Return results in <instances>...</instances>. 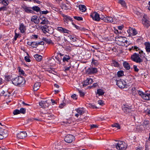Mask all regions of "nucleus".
<instances>
[{"label":"nucleus","instance_id":"nucleus-35","mask_svg":"<svg viewBox=\"0 0 150 150\" xmlns=\"http://www.w3.org/2000/svg\"><path fill=\"white\" fill-rule=\"evenodd\" d=\"M0 3H2L5 6H7L9 4L8 1H6L5 0L3 1H2V0H0Z\"/></svg>","mask_w":150,"mask_h":150},{"label":"nucleus","instance_id":"nucleus-47","mask_svg":"<svg viewBox=\"0 0 150 150\" xmlns=\"http://www.w3.org/2000/svg\"><path fill=\"white\" fill-rule=\"evenodd\" d=\"M20 113V111L18 109L15 110L13 112V114L14 115H17Z\"/></svg>","mask_w":150,"mask_h":150},{"label":"nucleus","instance_id":"nucleus-51","mask_svg":"<svg viewBox=\"0 0 150 150\" xmlns=\"http://www.w3.org/2000/svg\"><path fill=\"white\" fill-rule=\"evenodd\" d=\"M92 63L96 65H98V62L97 60H96L94 59H92Z\"/></svg>","mask_w":150,"mask_h":150},{"label":"nucleus","instance_id":"nucleus-49","mask_svg":"<svg viewBox=\"0 0 150 150\" xmlns=\"http://www.w3.org/2000/svg\"><path fill=\"white\" fill-rule=\"evenodd\" d=\"M65 20L67 22H68L69 21H71L72 20V18L69 16H66Z\"/></svg>","mask_w":150,"mask_h":150},{"label":"nucleus","instance_id":"nucleus-10","mask_svg":"<svg viewBox=\"0 0 150 150\" xmlns=\"http://www.w3.org/2000/svg\"><path fill=\"white\" fill-rule=\"evenodd\" d=\"M90 16L93 20L98 21L100 20L99 14L96 12H94L91 13Z\"/></svg>","mask_w":150,"mask_h":150},{"label":"nucleus","instance_id":"nucleus-44","mask_svg":"<svg viewBox=\"0 0 150 150\" xmlns=\"http://www.w3.org/2000/svg\"><path fill=\"white\" fill-rule=\"evenodd\" d=\"M38 46L37 43L36 42H32V47H36Z\"/></svg>","mask_w":150,"mask_h":150},{"label":"nucleus","instance_id":"nucleus-50","mask_svg":"<svg viewBox=\"0 0 150 150\" xmlns=\"http://www.w3.org/2000/svg\"><path fill=\"white\" fill-rule=\"evenodd\" d=\"M106 15H104V16L102 15L101 16H100V19L103 20L105 22L106 19Z\"/></svg>","mask_w":150,"mask_h":150},{"label":"nucleus","instance_id":"nucleus-8","mask_svg":"<svg viewBox=\"0 0 150 150\" xmlns=\"http://www.w3.org/2000/svg\"><path fill=\"white\" fill-rule=\"evenodd\" d=\"M7 131L2 128H0V139L6 137L8 135Z\"/></svg>","mask_w":150,"mask_h":150},{"label":"nucleus","instance_id":"nucleus-23","mask_svg":"<svg viewBox=\"0 0 150 150\" xmlns=\"http://www.w3.org/2000/svg\"><path fill=\"white\" fill-rule=\"evenodd\" d=\"M40 85V82L35 83L34 86V90L35 91H36L38 90L39 89Z\"/></svg>","mask_w":150,"mask_h":150},{"label":"nucleus","instance_id":"nucleus-3","mask_svg":"<svg viewBox=\"0 0 150 150\" xmlns=\"http://www.w3.org/2000/svg\"><path fill=\"white\" fill-rule=\"evenodd\" d=\"M12 83L15 85H18L22 83H24L25 80L22 76H17L12 79Z\"/></svg>","mask_w":150,"mask_h":150},{"label":"nucleus","instance_id":"nucleus-29","mask_svg":"<svg viewBox=\"0 0 150 150\" xmlns=\"http://www.w3.org/2000/svg\"><path fill=\"white\" fill-rule=\"evenodd\" d=\"M123 65L124 67L127 69L129 70L130 68L129 64L127 62H125L123 63Z\"/></svg>","mask_w":150,"mask_h":150},{"label":"nucleus","instance_id":"nucleus-60","mask_svg":"<svg viewBox=\"0 0 150 150\" xmlns=\"http://www.w3.org/2000/svg\"><path fill=\"white\" fill-rule=\"evenodd\" d=\"M65 105V103H61L59 105V107L61 108H63V106H64Z\"/></svg>","mask_w":150,"mask_h":150},{"label":"nucleus","instance_id":"nucleus-64","mask_svg":"<svg viewBox=\"0 0 150 150\" xmlns=\"http://www.w3.org/2000/svg\"><path fill=\"white\" fill-rule=\"evenodd\" d=\"M50 73H51L54 74H56L55 73H57L55 71H54L53 70L50 71Z\"/></svg>","mask_w":150,"mask_h":150},{"label":"nucleus","instance_id":"nucleus-26","mask_svg":"<svg viewBox=\"0 0 150 150\" xmlns=\"http://www.w3.org/2000/svg\"><path fill=\"white\" fill-rule=\"evenodd\" d=\"M79 8L82 12H85L86 10V7L84 5H80L79 6Z\"/></svg>","mask_w":150,"mask_h":150},{"label":"nucleus","instance_id":"nucleus-56","mask_svg":"<svg viewBox=\"0 0 150 150\" xmlns=\"http://www.w3.org/2000/svg\"><path fill=\"white\" fill-rule=\"evenodd\" d=\"M98 103L100 105H104V103L103 102V101L101 100H99L98 102Z\"/></svg>","mask_w":150,"mask_h":150},{"label":"nucleus","instance_id":"nucleus-30","mask_svg":"<svg viewBox=\"0 0 150 150\" xmlns=\"http://www.w3.org/2000/svg\"><path fill=\"white\" fill-rule=\"evenodd\" d=\"M34 57L36 60L38 61H40L42 59V56L40 55L35 54Z\"/></svg>","mask_w":150,"mask_h":150},{"label":"nucleus","instance_id":"nucleus-46","mask_svg":"<svg viewBox=\"0 0 150 150\" xmlns=\"http://www.w3.org/2000/svg\"><path fill=\"white\" fill-rule=\"evenodd\" d=\"M74 17L75 19L77 20L78 21H81L83 20L82 18L81 17L75 16Z\"/></svg>","mask_w":150,"mask_h":150},{"label":"nucleus","instance_id":"nucleus-53","mask_svg":"<svg viewBox=\"0 0 150 150\" xmlns=\"http://www.w3.org/2000/svg\"><path fill=\"white\" fill-rule=\"evenodd\" d=\"M49 12L48 11L46 10L41 11L40 13H41L42 14H46Z\"/></svg>","mask_w":150,"mask_h":150},{"label":"nucleus","instance_id":"nucleus-22","mask_svg":"<svg viewBox=\"0 0 150 150\" xmlns=\"http://www.w3.org/2000/svg\"><path fill=\"white\" fill-rule=\"evenodd\" d=\"M69 4L68 3L63 4L61 5L62 8L64 10H67L69 8Z\"/></svg>","mask_w":150,"mask_h":150},{"label":"nucleus","instance_id":"nucleus-25","mask_svg":"<svg viewBox=\"0 0 150 150\" xmlns=\"http://www.w3.org/2000/svg\"><path fill=\"white\" fill-rule=\"evenodd\" d=\"M104 92L103 90L100 89H99L97 90L96 94L98 95V96H102L104 95Z\"/></svg>","mask_w":150,"mask_h":150},{"label":"nucleus","instance_id":"nucleus-7","mask_svg":"<svg viewBox=\"0 0 150 150\" xmlns=\"http://www.w3.org/2000/svg\"><path fill=\"white\" fill-rule=\"evenodd\" d=\"M74 139V137L71 134L67 135L64 138L65 141L68 143H71Z\"/></svg>","mask_w":150,"mask_h":150},{"label":"nucleus","instance_id":"nucleus-21","mask_svg":"<svg viewBox=\"0 0 150 150\" xmlns=\"http://www.w3.org/2000/svg\"><path fill=\"white\" fill-rule=\"evenodd\" d=\"M40 28L42 31L45 33L47 32H48L49 30L48 29V27L46 25H45L40 27Z\"/></svg>","mask_w":150,"mask_h":150},{"label":"nucleus","instance_id":"nucleus-58","mask_svg":"<svg viewBox=\"0 0 150 150\" xmlns=\"http://www.w3.org/2000/svg\"><path fill=\"white\" fill-rule=\"evenodd\" d=\"M5 91H0V95L1 96H3L4 95V94H5Z\"/></svg>","mask_w":150,"mask_h":150},{"label":"nucleus","instance_id":"nucleus-9","mask_svg":"<svg viewBox=\"0 0 150 150\" xmlns=\"http://www.w3.org/2000/svg\"><path fill=\"white\" fill-rule=\"evenodd\" d=\"M106 54L103 52H98L97 54L95 56L98 58L100 60H104L106 58Z\"/></svg>","mask_w":150,"mask_h":150},{"label":"nucleus","instance_id":"nucleus-32","mask_svg":"<svg viewBox=\"0 0 150 150\" xmlns=\"http://www.w3.org/2000/svg\"><path fill=\"white\" fill-rule=\"evenodd\" d=\"M70 59V57L69 56L65 55L64 57L62 59V60L63 62L65 61L68 62V61Z\"/></svg>","mask_w":150,"mask_h":150},{"label":"nucleus","instance_id":"nucleus-42","mask_svg":"<svg viewBox=\"0 0 150 150\" xmlns=\"http://www.w3.org/2000/svg\"><path fill=\"white\" fill-rule=\"evenodd\" d=\"M77 91L79 93L80 95L81 96H83L84 95V93L81 90H79V89H77Z\"/></svg>","mask_w":150,"mask_h":150},{"label":"nucleus","instance_id":"nucleus-34","mask_svg":"<svg viewBox=\"0 0 150 150\" xmlns=\"http://www.w3.org/2000/svg\"><path fill=\"white\" fill-rule=\"evenodd\" d=\"M123 109L124 110H125L126 111V112H129L131 110L132 108L131 107L126 106L125 107H124L123 108Z\"/></svg>","mask_w":150,"mask_h":150},{"label":"nucleus","instance_id":"nucleus-18","mask_svg":"<svg viewBox=\"0 0 150 150\" xmlns=\"http://www.w3.org/2000/svg\"><path fill=\"white\" fill-rule=\"evenodd\" d=\"M31 21L35 24H38L40 22L39 19L38 18V17L36 16H33L31 18Z\"/></svg>","mask_w":150,"mask_h":150},{"label":"nucleus","instance_id":"nucleus-4","mask_svg":"<svg viewBox=\"0 0 150 150\" xmlns=\"http://www.w3.org/2000/svg\"><path fill=\"white\" fill-rule=\"evenodd\" d=\"M132 60L137 63H140L143 62L142 59L140 58V56L138 54L134 53L131 56Z\"/></svg>","mask_w":150,"mask_h":150},{"label":"nucleus","instance_id":"nucleus-36","mask_svg":"<svg viewBox=\"0 0 150 150\" xmlns=\"http://www.w3.org/2000/svg\"><path fill=\"white\" fill-rule=\"evenodd\" d=\"M55 58L58 61V63L59 64L61 63V61L62 59V57H60L59 55H57L55 57Z\"/></svg>","mask_w":150,"mask_h":150},{"label":"nucleus","instance_id":"nucleus-24","mask_svg":"<svg viewBox=\"0 0 150 150\" xmlns=\"http://www.w3.org/2000/svg\"><path fill=\"white\" fill-rule=\"evenodd\" d=\"M23 8L24 11L27 13H31L33 12V11L30 8L26 6H24L23 7Z\"/></svg>","mask_w":150,"mask_h":150},{"label":"nucleus","instance_id":"nucleus-40","mask_svg":"<svg viewBox=\"0 0 150 150\" xmlns=\"http://www.w3.org/2000/svg\"><path fill=\"white\" fill-rule=\"evenodd\" d=\"M123 72L122 71H118L117 72V74L118 77H120L123 75Z\"/></svg>","mask_w":150,"mask_h":150},{"label":"nucleus","instance_id":"nucleus-14","mask_svg":"<svg viewBox=\"0 0 150 150\" xmlns=\"http://www.w3.org/2000/svg\"><path fill=\"white\" fill-rule=\"evenodd\" d=\"M27 135V133L24 131L20 132L17 135V137L20 139H23Z\"/></svg>","mask_w":150,"mask_h":150},{"label":"nucleus","instance_id":"nucleus-5","mask_svg":"<svg viewBox=\"0 0 150 150\" xmlns=\"http://www.w3.org/2000/svg\"><path fill=\"white\" fill-rule=\"evenodd\" d=\"M138 93L139 95L143 99L145 100H149L150 98V91H146L144 93L142 91H138Z\"/></svg>","mask_w":150,"mask_h":150},{"label":"nucleus","instance_id":"nucleus-20","mask_svg":"<svg viewBox=\"0 0 150 150\" xmlns=\"http://www.w3.org/2000/svg\"><path fill=\"white\" fill-rule=\"evenodd\" d=\"M40 18L42 21V22L40 23L41 24H47L48 23L49 21L47 18L43 17H41Z\"/></svg>","mask_w":150,"mask_h":150},{"label":"nucleus","instance_id":"nucleus-55","mask_svg":"<svg viewBox=\"0 0 150 150\" xmlns=\"http://www.w3.org/2000/svg\"><path fill=\"white\" fill-rule=\"evenodd\" d=\"M133 68L134 69V71L136 72H138L139 70V69L137 68V67L136 65H134L133 66Z\"/></svg>","mask_w":150,"mask_h":150},{"label":"nucleus","instance_id":"nucleus-31","mask_svg":"<svg viewBox=\"0 0 150 150\" xmlns=\"http://www.w3.org/2000/svg\"><path fill=\"white\" fill-rule=\"evenodd\" d=\"M42 40L46 42L47 43L49 44H50L52 43V41L50 39L47 38H43Z\"/></svg>","mask_w":150,"mask_h":150},{"label":"nucleus","instance_id":"nucleus-16","mask_svg":"<svg viewBox=\"0 0 150 150\" xmlns=\"http://www.w3.org/2000/svg\"><path fill=\"white\" fill-rule=\"evenodd\" d=\"M75 110H76L78 113H76L75 115V116L77 117H78L79 115H81L84 112L83 109L81 108H79L76 109Z\"/></svg>","mask_w":150,"mask_h":150},{"label":"nucleus","instance_id":"nucleus-61","mask_svg":"<svg viewBox=\"0 0 150 150\" xmlns=\"http://www.w3.org/2000/svg\"><path fill=\"white\" fill-rule=\"evenodd\" d=\"M39 104L40 106H41V107L44 108V106H43V103H42V101L40 102Z\"/></svg>","mask_w":150,"mask_h":150},{"label":"nucleus","instance_id":"nucleus-54","mask_svg":"<svg viewBox=\"0 0 150 150\" xmlns=\"http://www.w3.org/2000/svg\"><path fill=\"white\" fill-rule=\"evenodd\" d=\"M25 59L27 62H30V59H29V57L27 56H25Z\"/></svg>","mask_w":150,"mask_h":150},{"label":"nucleus","instance_id":"nucleus-17","mask_svg":"<svg viewBox=\"0 0 150 150\" xmlns=\"http://www.w3.org/2000/svg\"><path fill=\"white\" fill-rule=\"evenodd\" d=\"M92 82L93 80L92 79L90 78H88L84 81L83 86H86L92 83Z\"/></svg>","mask_w":150,"mask_h":150},{"label":"nucleus","instance_id":"nucleus-2","mask_svg":"<svg viewBox=\"0 0 150 150\" xmlns=\"http://www.w3.org/2000/svg\"><path fill=\"white\" fill-rule=\"evenodd\" d=\"M127 146V145L125 142L118 141V143H116L115 145L112 146V147L115 148L116 150H125Z\"/></svg>","mask_w":150,"mask_h":150},{"label":"nucleus","instance_id":"nucleus-33","mask_svg":"<svg viewBox=\"0 0 150 150\" xmlns=\"http://www.w3.org/2000/svg\"><path fill=\"white\" fill-rule=\"evenodd\" d=\"M118 3L120 4L122 6L124 7H126V4L124 1L123 0H119Z\"/></svg>","mask_w":150,"mask_h":150},{"label":"nucleus","instance_id":"nucleus-62","mask_svg":"<svg viewBox=\"0 0 150 150\" xmlns=\"http://www.w3.org/2000/svg\"><path fill=\"white\" fill-rule=\"evenodd\" d=\"M37 44H38V45H43L44 44V43L43 41H41L40 42H38V43H37Z\"/></svg>","mask_w":150,"mask_h":150},{"label":"nucleus","instance_id":"nucleus-11","mask_svg":"<svg viewBox=\"0 0 150 150\" xmlns=\"http://www.w3.org/2000/svg\"><path fill=\"white\" fill-rule=\"evenodd\" d=\"M146 16L144 15L142 23L145 26L146 28H148L150 26V21L146 19Z\"/></svg>","mask_w":150,"mask_h":150},{"label":"nucleus","instance_id":"nucleus-57","mask_svg":"<svg viewBox=\"0 0 150 150\" xmlns=\"http://www.w3.org/2000/svg\"><path fill=\"white\" fill-rule=\"evenodd\" d=\"M71 97L72 98L75 99H76L77 98V96L76 94H74L71 96Z\"/></svg>","mask_w":150,"mask_h":150},{"label":"nucleus","instance_id":"nucleus-48","mask_svg":"<svg viewBox=\"0 0 150 150\" xmlns=\"http://www.w3.org/2000/svg\"><path fill=\"white\" fill-rule=\"evenodd\" d=\"M18 71L20 74L23 75L24 74V71L20 67H18Z\"/></svg>","mask_w":150,"mask_h":150},{"label":"nucleus","instance_id":"nucleus-1","mask_svg":"<svg viewBox=\"0 0 150 150\" xmlns=\"http://www.w3.org/2000/svg\"><path fill=\"white\" fill-rule=\"evenodd\" d=\"M57 31H56L54 33V35L57 41H59L62 37V33H69L70 31L63 28L60 27H58L57 28Z\"/></svg>","mask_w":150,"mask_h":150},{"label":"nucleus","instance_id":"nucleus-27","mask_svg":"<svg viewBox=\"0 0 150 150\" xmlns=\"http://www.w3.org/2000/svg\"><path fill=\"white\" fill-rule=\"evenodd\" d=\"M146 51L148 52H150V43L148 42H146L144 43Z\"/></svg>","mask_w":150,"mask_h":150},{"label":"nucleus","instance_id":"nucleus-45","mask_svg":"<svg viewBox=\"0 0 150 150\" xmlns=\"http://www.w3.org/2000/svg\"><path fill=\"white\" fill-rule=\"evenodd\" d=\"M25 110H26V109L25 108H21L20 109V110H19L20 112V113H21L24 114L25 112Z\"/></svg>","mask_w":150,"mask_h":150},{"label":"nucleus","instance_id":"nucleus-13","mask_svg":"<svg viewBox=\"0 0 150 150\" xmlns=\"http://www.w3.org/2000/svg\"><path fill=\"white\" fill-rule=\"evenodd\" d=\"M97 72V70L96 68L91 67L88 68L86 71L87 73L88 74H91L96 73Z\"/></svg>","mask_w":150,"mask_h":150},{"label":"nucleus","instance_id":"nucleus-41","mask_svg":"<svg viewBox=\"0 0 150 150\" xmlns=\"http://www.w3.org/2000/svg\"><path fill=\"white\" fill-rule=\"evenodd\" d=\"M69 38L71 41H72L73 42H75L76 41V38L74 37L71 36L69 37Z\"/></svg>","mask_w":150,"mask_h":150},{"label":"nucleus","instance_id":"nucleus-28","mask_svg":"<svg viewBox=\"0 0 150 150\" xmlns=\"http://www.w3.org/2000/svg\"><path fill=\"white\" fill-rule=\"evenodd\" d=\"M106 19L105 22L107 23H112L113 22V19L111 17H108L107 16H106Z\"/></svg>","mask_w":150,"mask_h":150},{"label":"nucleus","instance_id":"nucleus-59","mask_svg":"<svg viewBox=\"0 0 150 150\" xmlns=\"http://www.w3.org/2000/svg\"><path fill=\"white\" fill-rule=\"evenodd\" d=\"M132 48L134 50H136V51H138V50H139V48L138 47L136 46H135L134 47H132Z\"/></svg>","mask_w":150,"mask_h":150},{"label":"nucleus","instance_id":"nucleus-12","mask_svg":"<svg viewBox=\"0 0 150 150\" xmlns=\"http://www.w3.org/2000/svg\"><path fill=\"white\" fill-rule=\"evenodd\" d=\"M127 32L129 34V36H133L136 35L137 34L136 30L134 29L130 28L127 30Z\"/></svg>","mask_w":150,"mask_h":150},{"label":"nucleus","instance_id":"nucleus-38","mask_svg":"<svg viewBox=\"0 0 150 150\" xmlns=\"http://www.w3.org/2000/svg\"><path fill=\"white\" fill-rule=\"evenodd\" d=\"M112 64L115 67H119V64L117 62L115 61H113Z\"/></svg>","mask_w":150,"mask_h":150},{"label":"nucleus","instance_id":"nucleus-52","mask_svg":"<svg viewBox=\"0 0 150 150\" xmlns=\"http://www.w3.org/2000/svg\"><path fill=\"white\" fill-rule=\"evenodd\" d=\"M6 6H4L0 8V11H5L7 9Z\"/></svg>","mask_w":150,"mask_h":150},{"label":"nucleus","instance_id":"nucleus-39","mask_svg":"<svg viewBox=\"0 0 150 150\" xmlns=\"http://www.w3.org/2000/svg\"><path fill=\"white\" fill-rule=\"evenodd\" d=\"M32 9L33 10L37 12L39 11L40 10V8L38 6H35L33 7L32 8Z\"/></svg>","mask_w":150,"mask_h":150},{"label":"nucleus","instance_id":"nucleus-43","mask_svg":"<svg viewBox=\"0 0 150 150\" xmlns=\"http://www.w3.org/2000/svg\"><path fill=\"white\" fill-rule=\"evenodd\" d=\"M10 94L11 93L8 92L7 90H6L5 94H4L3 96L5 97H8Z\"/></svg>","mask_w":150,"mask_h":150},{"label":"nucleus","instance_id":"nucleus-15","mask_svg":"<svg viewBox=\"0 0 150 150\" xmlns=\"http://www.w3.org/2000/svg\"><path fill=\"white\" fill-rule=\"evenodd\" d=\"M117 41H118L120 43H126L128 42L127 38L124 37L120 36L117 38Z\"/></svg>","mask_w":150,"mask_h":150},{"label":"nucleus","instance_id":"nucleus-37","mask_svg":"<svg viewBox=\"0 0 150 150\" xmlns=\"http://www.w3.org/2000/svg\"><path fill=\"white\" fill-rule=\"evenodd\" d=\"M111 126L112 127H116L117 129H120V125L117 123H115L113 124Z\"/></svg>","mask_w":150,"mask_h":150},{"label":"nucleus","instance_id":"nucleus-6","mask_svg":"<svg viewBox=\"0 0 150 150\" xmlns=\"http://www.w3.org/2000/svg\"><path fill=\"white\" fill-rule=\"evenodd\" d=\"M117 85L121 88H127V84L126 82L124 80H120L117 81Z\"/></svg>","mask_w":150,"mask_h":150},{"label":"nucleus","instance_id":"nucleus-63","mask_svg":"<svg viewBox=\"0 0 150 150\" xmlns=\"http://www.w3.org/2000/svg\"><path fill=\"white\" fill-rule=\"evenodd\" d=\"M11 79L10 77L9 76H7L6 77V79L7 81H9Z\"/></svg>","mask_w":150,"mask_h":150},{"label":"nucleus","instance_id":"nucleus-19","mask_svg":"<svg viewBox=\"0 0 150 150\" xmlns=\"http://www.w3.org/2000/svg\"><path fill=\"white\" fill-rule=\"evenodd\" d=\"M19 30L22 33H23L26 30V27L23 23H21L20 24Z\"/></svg>","mask_w":150,"mask_h":150}]
</instances>
